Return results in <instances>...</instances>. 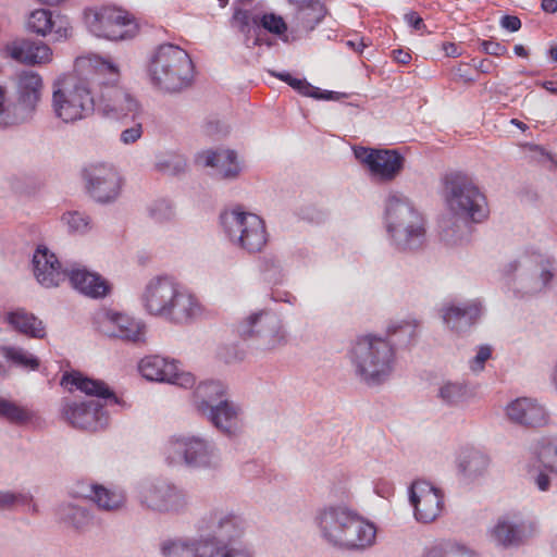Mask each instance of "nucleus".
Returning a JSON list of instances; mask_svg holds the SVG:
<instances>
[{"label": "nucleus", "instance_id": "1", "mask_svg": "<svg viewBox=\"0 0 557 557\" xmlns=\"http://www.w3.org/2000/svg\"><path fill=\"white\" fill-rule=\"evenodd\" d=\"M444 190L450 215L440 221L441 237L446 244L456 245L468 238L471 223L486 219V198L472 177L462 172L447 174Z\"/></svg>", "mask_w": 557, "mask_h": 557}, {"label": "nucleus", "instance_id": "2", "mask_svg": "<svg viewBox=\"0 0 557 557\" xmlns=\"http://www.w3.org/2000/svg\"><path fill=\"white\" fill-rule=\"evenodd\" d=\"M61 385L69 391L72 387L95 396L97 399L76 401L64 398L61 403V416L71 426L85 431H98L109 423V414L104 406L120 405V399L101 380L84 376L78 371L65 372L61 379Z\"/></svg>", "mask_w": 557, "mask_h": 557}, {"label": "nucleus", "instance_id": "3", "mask_svg": "<svg viewBox=\"0 0 557 557\" xmlns=\"http://www.w3.org/2000/svg\"><path fill=\"white\" fill-rule=\"evenodd\" d=\"M197 528L207 535L203 557H256L253 547L243 540L244 518L228 507L207 508L198 518Z\"/></svg>", "mask_w": 557, "mask_h": 557}, {"label": "nucleus", "instance_id": "4", "mask_svg": "<svg viewBox=\"0 0 557 557\" xmlns=\"http://www.w3.org/2000/svg\"><path fill=\"white\" fill-rule=\"evenodd\" d=\"M140 302L150 315L174 324L190 323L202 313L197 297L169 275L150 278L143 289Z\"/></svg>", "mask_w": 557, "mask_h": 557}, {"label": "nucleus", "instance_id": "5", "mask_svg": "<svg viewBox=\"0 0 557 557\" xmlns=\"http://www.w3.org/2000/svg\"><path fill=\"white\" fill-rule=\"evenodd\" d=\"M314 522L324 541L346 549H364L375 542L376 528L343 504L319 508Z\"/></svg>", "mask_w": 557, "mask_h": 557}, {"label": "nucleus", "instance_id": "6", "mask_svg": "<svg viewBox=\"0 0 557 557\" xmlns=\"http://www.w3.org/2000/svg\"><path fill=\"white\" fill-rule=\"evenodd\" d=\"M384 222L391 244L396 250L412 252L424 246L425 220L404 194H388L385 200Z\"/></svg>", "mask_w": 557, "mask_h": 557}, {"label": "nucleus", "instance_id": "7", "mask_svg": "<svg viewBox=\"0 0 557 557\" xmlns=\"http://www.w3.org/2000/svg\"><path fill=\"white\" fill-rule=\"evenodd\" d=\"M356 377L368 386H379L393 374L396 354L393 344L380 336L363 335L349 350Z\"/></svg>", "mask_w": 557, "mask_h": 557}, {"label": "nucleus", "instance_id": "8", "mask_svg": "<svg viewBox=\"0 0 557 557\" xmlns=\"http://www.w3.org/2000/svg\"><path fill=\"white\" fill-rule=\"evenodd\" d=\"M194 65L189 54L178 46L161 45L149 66L153 85L168 92L187 87L193 78Z\"/></svg>", "mask_w": 557, "mask_h": 557}, {"label": "nucleus", "instance_id": "9", "mask_svg": "<svg viewBox=\"0 0 557 557\" xmlns=\"http://www.w3.org/2000/svg\"><path fill=\"white\" fill-rule=\"evenodd\" d=\"M108 74L106 82L98 81L100 95L96 100V109L109 119L136 121L141 115V107L137 99L125 88L119 86V69L110 61H101L97 75Z\"/></svg>", "mask_w": 557, "mask_h": 557}, {"label": "nucleus", "instance_id": "10", "mask_svg": "<svg viewBox=\"0 0 557 557\" xmlns=\"http://www.w3.org/2000/svg\"><path fill=\"white\" fill-rule=\"evenodd\" d=\"M220 222L230 243L248 253L261 251L268 243L264 221L239 206L224 210Z\"/></svg>", "mask_w": 557, "mask_h": 557}, {"label": "nucleus", "instance_id": "11", "mask_svg": "<svg viewBox=\"0 0 557 557\" xmlns=\"http://www.w3.org/2000/svg\"><path fill=\"white\" fill-rule=\"evenodd\" d=\"M556 271L555 260L540 252L523 253L506 268L516 290L525 295L543 292L549 286Z\"/></svg>", "mask_w": 557, "mask_h": 557}, {"label": "nucleus", "instance_id": "12", "mask_svg": "<svg viewBox=\"0 0 557 557\" xmlns=\"http://www.w3.org/2000/svg\"><path fill=\"white\" fill-rule=\"evenodd\" d=\"M166 460L170 465H184L191 469H216L221 465V454L213 441L184 434L169 440Z\"/></svg>", "mask_w": 557, "mask_h": 557}, {"label": "nucleus", "instance_id": "13", "mask_svg": "<svg viewBox=\"0 0 557 557\" xmlns=\"http://www.w3.org/2000/svg\"><path fill=\"white\" fill-rule=\"evenodd\" d=\"M53 111L65 123L86 119L96 110V99L89 81L69 77L53 91Z\"/></svg>", "mask_w": 557, "mask_h": 557}, {"label": "nucleus", "instance_id": "14", "mask_svg": "<svg viewBox=\"0 0 557 557\" xmlns=\"http://www.w3.org/2000/svg\"><path fill=\"white\" fill-rule=\"evenodd\" d=\"M237 333L244 339H251L257 349L274 350L287 344V332L282 319L272 310L251 312L237 324Z\"/></svg>", "mask_w": 557, "mask_h": 557}, {"label": "nucleus", "instance_id": "15", "mask_svg": "<svg viewBox=\"0 0 557 557\" xmlns=\"http://www.w3.org/2000/svg\"><path fill=\"white\" fill-rule=\"evenodd\" d=\"M82 176L87 194L99 203H111L117 199L122 178L117 170L108 163H92L84 168Z\"/></svg>", "mask_w": 557, "mask_h": 557}, {"label": "nucleus", "instance_id": "16", "mask_svg": "<svg viewBox=\"0 0 557 557\" xmlns=\"http://www.w3.org/2000/svg\"><path fill=\"white\" fill-rule=\"evenodd\" d=\"M138 497L141 505L160 512L180 511L187 505L186 493L161 479L140 483Z\"/></svg>", "mask_w": 557, "mask_h": 557}, {"label": "nucleus", "instance_id": "17", "mask_svg": "<svg viewBox=\"0 0 557 557\" xmlns=\"http://www.w3.org/2000/svg\"><path fill=\"white\" fill-rule=\"evenodd\" d=\"M536 531L535 523L524 519L520 512H509L499 517L490 530L491 541L498 547H519Z\"/></svg>", "mask_w": 557, "mask_h": 557}, {"label": "nucleus", "instance_id": "18", "mask_svg": "<svg viewBox=\"0 0 557 557\" xmlns=\"http://www.w3.org/2000/svg\"><path fill=\"white\" fill-rule=\"evenodd\" d=\"M89 29L97 37L123 40L135 35L136 25L127 12L106 7L94 15L89 22Z\"/></svg>", "mask_w": 557, "mask_h": 557}, {"label": "nucleus", "instance_id": "19", "mask_svg": "<svg viewBox=\"0 0 557 557\" xmlns=\"http://www.w3.org/2000/svg\"><path fill=\"white\" fill-rule=\"evenodd\" d=\"M140 374L148 381L165 382L183 388L195 385V376L190 372L181 371L175 360L169 361L160 356H147L138 364Z\"/></svg>", "mask_w": 557, "mask_h": 557}, {"label": "nucleus", "instance_id": "20", "mask_svg": "<svg viewBox=\"0 0 557 557\" xmlns=\"http://www.w3.org/2000/svg\"><path fill=\"white\" fill-rule=\"evenodd\" d=\"M97 324L98 330L108 337L132 343L145 341V323L127 314L106 310L97 315Z\"/></svg>", "mask_w": 557, "mask_h": 557}, {"label": "nucleus", "instance_id": "21", "mask_svg": "<svg viewBox=\"0 0 557 557\" xmlns=\"http://www.w3.org/2000/svg\"><path fill=\"white\" fill-rule=\"evenodd\" d=\"M410 503L414 518L422 523L434 521L442 512L444 495L442 491L426 481H417L410 487Z\"/></svg>", "mask_w": 557, "mask_h": 557}, {"label": "nucleus", "instance_id": "22", "mask_svg": "<svg viewBox=\"0 0 557 557\" xmlns=\"http://www.w3.org/2000/svg\"><path fill=\"white\" fill-rule=\"evenodd\" d=\"M198 413L227 437H236L243 432V409L233 400H219Z\"/></svg>", "mask_w": 557, "mask_h": 557}, {"label": "nucleus", "instance_id": "23", "mask_svg": "<svg viewBox=\"0 0 557 557\" xmlns=\"http://www.w3.org/2000/svg\"><path fill=\"white\" fill-rule=\"evenodd\" d=\"M483 311V305L479 299L446 304L440 310L443 323L457 334L470 331L478 323Z\"/></svg>", "mask_w": 557, "mask_h": 557}, {"label": "nucleus", "instance_id": "24", "mask_svg": "<svg viewBox=\"0 0 557 557\" xmlns=\"http://www.w3.org/2000/svg\"><path fill=\"white\" fill-rule=\"evenodd\" d=\"M34 274L38 283L46 287H57L67 277L69 268H63L57 256L46 246L39 245L33 256Z\"/></svg>", "mask_w": 557, "mask_h": 557}, {"label": "nucleus", "instance_id": "25", "mask_svg": "<svg viewBox=\"0 0 557 557\" xmlns=\"http://www.w3.org/2000/svg\"><path fill=\"white\" fill-rule=\"evenodd\" d=\"M506 416L512 423L531 428L544 426L549 419L544 406L529 397H520L508 404Z\"/></svg>", "mask_w": 557, "mask_h": 557}, {"label": "nucleus", "instance_id": "26", "mask_svg": "<svg viewBox=\"0 0 557 557\" xmlns=\"http://www.w3.org/2000/svg\"><path fill=\"white\" fill-rule=\"evenodd\" d=\"M198 161L214 169V175L221 180H236L243 171L237 152L231 149L207 150L198 154Z\"/></svg>", "mask_w": 557, "mask_h": 557}, {"label": "nucleus", "instance_id": "27", "mask_svg": "<svg viewBox=\"0 0 557 557\" xmlns=\"http://www.w3.org/2000/svg\"><path fill=\"white\" fill-rule=\"evenodd\" d=\"M72 493L76 497L92 500L98 508L107 511H113L121 508L125 500L122 493L88 481L77 482Z\"/></svg>", "mask_w": 557, "mask_h": 557}, {"label": "nucleus", "instance_id": "28", "mask_svg": "<svg viewBox=\"0 0 557 557\" xmlns=\"http://www.w3.org/2000/svg\"><path fill=\"white\" fill-rule=\"evenodd\" d=\"M42 91V79L34 71H23L18 75L16 107L26 114V122L30 119L33 111L40 100Z\"/></svg>", "mask_w": 557, "mask_h": 557}, {"label": "nucleus", "instance_id": "29", "mask_svg": "<svg viewBox=\"0 0 557 557\" xmlns=\"http://www.w3.org/2000/svg\"><path fill=\"white\" fill-rule=\"evenodd\" d=\"M66 278L75 289L90 298H102L109 293L106 280L77 264L69 268Z\"/></svg>", "mask_w": 557, "mask_h": 557}, {"label": "nucleus", "instance_id": "30", "mask_svg": "<svg viewBox=\"0 0 557 557\" xmlns=\"http://www.w3.org/2000/svg\"><path fill=\"white\" fill-rule=\"evenodd\" d=\"M5 51L13 60L30 65L46 63L52 54L49 46L32 40L14 41L5 47Z\"/></svg>", "mask_w": 557, "mask_h": 557}, {"label": "nucleus", "instance_id": "31", "mask_svg": "<svg viewBox=\"0 0 557 557\" xmlns=\"http://www.w3.org/2000/svg\"><path fill=\"white\" fill-rule=\"evenodd\" d=\"M196 530L199 537H177L165 540L161 544L163 557H203L205 544L207 543L206 532Z\"/></svg>", "mask_w": 557, "mask_h": 557}, {"label": "nucleus", "instance_id": "32", "mask_svg": "<svg viewBox=\"0 0 557 557\" xmlns=\"http://www.w3.org/2000/svg\"><path fill=\"white\" fill-rule=\"evenodd\" d=\"M295 7V20L297 27L312 30L327 14V9L322 0H286Z\"/></svg>", "mask_w": 557, "mask_h": 557}, {"label": "nucleus", "instance_id": "33", "mask_svg": "<svg viewBox=\"0 0 557 557\" xmlns=\"http://www.w3.org/2000/svg\"><path fill=\"white\" fill-rule=\"evenodd\" d=\"M404 161V157L396 150L377 149L370 171L382 180L391 181L400 173Z\"/></svg>", "mask_w": 557, "mask_h": 557}, {"label": "nucleus", "instance_id": "34", "mask_svg": "<svg viewBox=\"0 0 557 557\" xmlns=\"http://www.w3.org/2000/svg\"><path fill=\"white\" fill-rule=\"evenodd\" d=\"M226 385L218 380L200 382L193 393L194 406L197 412L214 406L219 400L226 399Z\"/></svg>", "mask_w": 557, "mask_h": 557}, {"label": "nucleus", "instance_id": "35", "mask_svg": "<svg viewBox=\"0 0 557 557\" xmlns=\"http://www.w3.org/2000/svg\"><path fill=\"white\" fill-rule=\"evenodd\" d=\"M8 323L17 332L33 338H44L46 327L41 320L25 309L18 308L7 314Z\"/></svg>", "mask_w": 557, "mask_h": 557}, {"label": "nucleus", "instance_id": "36", "mask_svg": "<svg viewBox=\"0 0 557 557\" xmlns=\"http://www.w3.org/2000/svg\"><path fill=\"white\" fill-rule=\"evenodd\" d=\"M471 396L465 381L445 380L438 385L437 398L446 406L457 407L466 403Z\"/></svg>", "mask_w": 557, "mask_h": 557}, {"label": "nucleus", "instance_id": "37", "mask_svg": "<svg viewBox=\"0 0 557 557\" xmlns=\"http://www.w3.org/2000/svg\"><path fill=\"white\" fill-rule=\"evenodd\" d=\"M57 517L65 525L77 531L86 529L91 522L89 511L76 504L65 503L57 508Z\"/></svg>", "mask_w": 557, "mask_h": 557}, {"label": "nucleus", "instance_id": "38", "mask_svg": "<svg viewBox=\"0 0 557 557\" xmlns=\"http://www.w3.org/2000/svg\"><path fill=\"white\" fill-rule=\"evenodd\" d=\"M488 466V458L476 449H466L458 458L459 471L469 479L482 475Z\"/></svg>", "mask_w": 557, "mask_h": 557}, {"label": "nucleus", "instance_id": "39", "mask_svg": "<svg viewBox=\"0 0 557 557\" xmlns=\"http://www.w3.org/2000/svg\"><path fill=\"white\" fill-rule=\"evenodd\" d=\"M0 354L14 367L26 371H36L40 366V360L36 356L20 346H1Z\"/></svg>", "mask_w": 557, "mask_h": 557}, {"label": "nucleus", "instance_id": "40", "mask_svg": "<svg viewBox=\"0 0 557 557\" xmlns=\"http://www.w3.org/2000/svg\"><path fill=\"white\" fill-rule=\"evenodd\" d=\"M416 335L417 325L413 322L400 321L388 326L385 339L393 344V348L396 350L398 347L410 345Z\"/></svg>", "mask_w": 557, "mask_h": 557}, {"label": "nucleus", "instance_id": "41", "mask_svg": "<svg viewBox=\"0 0 557 557\" xmlns=\"http://www.w3.org/2000/svg\"><path fill=\"white\" fill-rule=\"evenodd\" d=\"M231 25L246 36L245 44L248 48L261 45L262 39L258 35L251 40V44L248 37L251 25L256 28L258 26V14H251L249 10L236 9L231 18Z\"/></svg>", "mask_w": 557, "mask_h": 557}, {"label": "nucleus", "instance_id": "42", "mask_svg": "<svg viewBox=\"0 0 557 557\" xmlns=\"http://www.w3.org/2000/svg\"><path fill=\"white\" fill-rule=\"evenodd\" d=\"M26 122V114L16 104L8 103L7 89L0 85V128H10Z\"/></svg>", "mask_w": 557, "mask_h": 557}, {"label": "nucleus", "instance_id": "43", "mask_svg": "<svg viewBox=\"0 0 557 557\" xmlns=\"http://www.w3.org/2000/svg\"><path fill=\"white\" fill-rule=\"evenodd\" d=\"M0 417L10 423L23 425L32 421L35 413L12 400L0 397Z\"/></svg>", "mask_w": 557, "mask_h": 557}, {"label": "nucleus", "instance_id": "44", "mask_svg": "<svg viewBox=\"0 0 557 557\" xmlns=\"http://www.w3.org/2000/svg\"><path fill=\"white\" fill-rule=\"evenodd\" d=\"M535 454L543 467L557 475V441L542 438L536 445Z\"/></svg>", "mask_w": 557, "mask_h": 557}, {"label": "nucleus", "instance_id": "45", "mask_svg": "<svg viewBox=\"0 0 557 557\" xmlns=\"http://www.w3.org/2000/svg\"><path fill=\"white\" fill-rule=\"evenodd\" d=\"M27 24L32 32L46 36L53 30L57 21L52 18V14L49 10L40 9L30 13Z\"/></svg>", "mask_w": 557, "mask_h": 557}, {"label": "nucleus", "instance_id": "46", "mask_svg": "<svg viewBox=\"0 0 557 557\" xmlns=\"http://www.w3.org/2000/svg\"><path fill=\"white\" fill-rule=\"evenodd\" d=\"M62 221L67 225L70 233L83 235L91 230V220L84 212H66L62 215Z\"/></svg>", "mask_w": 557, "mask_h": 557}, {"label": "nucleus", "instance_id": "47", "mask_svg": "<svg viewBox=\"0 0 557 557\" xmlns=\"http://www.w3.org/2000/svg\"><path fill=\"white\" fill-rule=\"evenodd\" d=\"M32 503L30 493L0 490V510H12L15 506H26Z\"/></svg>", "mask_w": 557, "mask_h": 557}, {"label": "nucleus", "instance_id": "48", "mask_svg": "<svg viewBox=\"0 0 557 557\" xmlns=\"http://www.w3.org/2000/svg\"><path fill=\"white\" fill-rule=\"evenodd\" d=\"M264 28L271 34L276 36H282L287 30V24L281 15L275 13H264L262 15H258V26Z\"/></svg>", "mask_w": 557, "mask_h": 557}, {"label": "nucleus", "instance_id": "49", "mask_svg": "<svg viewBox=\"0 0 557 557\" xmlns=\"http://www.w3.org/2000/svg\"><path fill=\"white\" fill-rule=\"evenodd\" d=\"M148 214L154 222L164 223L171 221L174 218L175 212L170 201L159 199L148 207Z\"/></svg>", "mask_w": 557, "mask_h": 557}, {"label": "nucleus", "instance_id": "50", "mask_svg": "<svg viewBox=\"0 0 557 557\" xmlns=\"http://www.w3.org/2000/svg\"><path fill=\"white\" fill-rule=\"evenodd\" d=\"M187 166L186 159L182 156H166L156 163L159 172L168 175H176L185 171Z\"/></svg>", "mask_w": 557, "mask_h": 557}, {"label": "nucleus", "instance_id": "51", "mask_svg": "<svg viewBox=\"0 0 557 557\" xmlns=\"http://www.w3.org/2000/svg\"><path fill=\"white\" fill-rule=\"evenodd\" d=\"M492 349L490 346H481L476 355L470 361V369L473 372H480L484 369V363L491 358Z\"/></svg>", "mask_w": 557, "mask_h": 557}, {"label": "nucleus", "instance_id": "52", "mask_svg": "<svg viewBox=\"0 0 557 557\" xmlns=\"http://www.w3.org/2000/svg\"><path fill=\"white\" fill-rule=\"evenodd\" d=\"M135 124L121 133L120 139L125 145L136 143L143 135L141 123L134 121Z\"/></svg>", "mask_w": 557, "mask_h": 557}, {"label": "nucleus", "instance_id": "53", "mask_svg": "<svg viewBox=\"0 0 557 557\" xmlns=\"http://www.w3.org/2000/svg\"><path fill=\"white\" fill-rule=\"evenodd\" d=\"M453 544H437L426 547L421 557H450Z\"/></svg>", "mask_w": 557, "mask_h": 557}, {"label": "nucleus", "instance_id": "54", "mask_svg": "<svg viewBox=\"0 0 557 557\" xmlns=\"http://www.w3.org/2000/svg\"><path fill=\"white\" fill-rule=\"evenodd\" d=\"M377 149H371L366 147H357L354 149V153L357 160L364 163L369 169L371 168Z\"/></svg>", "mask_w": 557, "mask_h": 557}, {"label": "nucleus", "instance_id": "55", "mask_svg": "<svg viewBox=\"0 0 557 557\" xmlns=\"http://www.w3.org/2000/svg\"><path fill=\"white\" fill-rule=\"evenodd\" d=\"M480 47L483 52L490 55H504L507 52L506 46L494 40H482Z\"/></svg>", "mask_w": 557, "mask_h": 557}, {"label": "nucleus", "instance_id": "56", "mask_svg": "<svg viewBox=\"0 0 557 557\" xmlns=\"http://www.w3.org/2000/svg\"><path fill=\"white\" fill-rule=\"evenodd\" d=\"M55 21H57V24L53 27L54 39L62 40V39H66L67 37H70L71 33H72V28L70 26L69 21L61 16H58Z\"/></svg>", "mask_w": 557, "mask_h": 557}, {"label": "nucleus", "instance_id": "57", "mask_svg": "<svg viewBox=\"0 0 557 557\" xmlns=\"http://www.w3.org/2000/svg\"><path fill=\"white\" fill-rule=\"evenodd\" d=\"M500 26L511 33L521 28V21L516 15H504L499 22Z\"/></svg>", "mask_w": 557, "mask_h": 557}, {"label": "nucleus", "instance_id": "58", "mask_svg": "<svg viewBox=\"0 0 557 557\" xmlns=\"http://www.w3.org/2000/svg\"><path fill=\"white\" fill-rule=\"evenodd\" d=\"M308 97H312L314 99H320V100H337V99H339L341 95L335 91H329V90L322 91L320 88L312 86V90L310 91Z\"/></svg>", "mask_w": 557, "mask_h": 557}, {"label": "nucleus", "instance_id": "59", "mask_svg": "<svg viewBox=\"0 0 557 557\" xmlns=\"http://www.w3.org/2000/svg\"><path fill=\"white\" fill-rule=\"evenodd\" d=\"M406 23L416 30H421L425 27L422 17L414 11H410L404 16Z\"/></svg>", "mask_w": 557, "mask_h": 557}, {"label": "nucleus", "instance_id": "60", "mask_svg": "<svg viewBox=\"0 0 557 557\" xmlns=\"http://www.w3.org/2000/svg\"><path fill=\"white\" fill-rule=\"evenodd\" d=\"M292 88L297 90L302 96H307L312 90V85L308 83L306 79L294 78L292 83L288 84Z\"/></svg>", "mask_w": 557, "mask_h": 557}, {"label": "nucleus", "instance_id": "61", "mask_svg": "<svg viewBox=\"0 0 557 557\" xmlns=\"http://www.w3.org/2000/svg\"><path fill=\"white\" fill-rule=\"evenodd\" d=\"M550 476L543 471H540L534 478V484L541 492H547L550 487Z\"/></svg>", "mask_w": 557, "mask_h": 557}, {"label": "nucleus", "instance_id": "62", "mask_svg": "<svg viewBox=\"0 0 557 557\" xmlns=\"http://www.w3.org/2000/svg\"><path fill=\"white\" fill-rule=\"evenodd\" d=\"M450 557H480L474 550L459 544H453Z\"/></svg>", "mask_w": 557, "mask_h": 557}, {"label": "nucleus", "instance_id": "63", "mask_svg": "<svg viewBox=\"0 0 557 557\" xmlns=\"http://www.w3.org/2000/svg\"><path fill=\"white\" fill-rule=\"evenodd\" d=\"M261 269L263 271H271V270H278L280 269V261L274 257H265L262 260Z\"/></svg>", "mask_w": 557, "mask_h": 557}, {"label": "nucleus", "instance_id": "64", "mask_svg": "<svg viewBox=\"0 0 557 557\" xmlns=\"http://www.w3.org/2000/svg\"><path fill=\"white\" fill-rule=\"evenodd\" d=\"M393 54H394L395 61L400 64H407L411 60L410 53L408 51H405L401 49L394 50Z\"/></svg>", "mask_w": 557, "mask_h": 557}]
</instances>
